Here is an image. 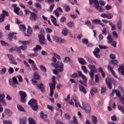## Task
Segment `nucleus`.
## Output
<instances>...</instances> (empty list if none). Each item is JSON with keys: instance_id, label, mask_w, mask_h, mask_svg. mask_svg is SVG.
Segmentation results:
<instances>
[{"instance_id": "50", "label": "nucleus", "mask_w": 124, "mask_h": 124, "mask_svg": "<svg viewBox=\"0 0 124 124\" xmlns=\"http://www.w3.org/2000/svg\"><path fill=\"white\" fill-rule=\"evenodd\" d=\"M6 72V68H3L1 70H0V74H5V73Z\"/></svg>"}, {"instance_id": "25", "label": "nucleus", "mask_w": 124, "mask_h": 124, "mask_svg": "<svg viewBox=\"0 0 124 124\" xmlns=\"http://www.w3.org/2000/svg\"><path fill=\"white\" fill-rule=\"evenodd\" d=\"M118 72L120 73L121 75L124 76V65H121L118 68Z\"/></svg>"}, {"instance_id": "1", "label": "nucleus", "mask_w": 124, "mask_h": 124, "mask_svg": "<svg viewBox=\"0 0 124 124\" xmlns=\"http://www.w3.org/2000/svg\"><path fill=\"white\" fill-rule=\"evenodd\" d=\"M28 105L31 106L33 111L38 110V103H37V100L34 98L31 99L28 102Z\"/></svg>"}, {"instance_id": "28", "label": "nucleus", "mask_w": 124, "mask_h": 124, "mask_svg": "<svg viewBox=\"0 0 124 124\" xmlns=\"http://www.w3.org/2000/svg\"><path fill=\"white\" fill-rule=\"evenodd\" d=\"M97 70H98L99 72L101 73L103 78H105V73H104V71H103V68L100 67L97 69Z\"/></svg>"}, {"instance_id": "24", "label": "nucleus", "mask_w": 124, "mask_h": 124, "mask_svg": "<svg viewBox=\"0 0 124 124\" xmlns=\"http://www.w3.org/2000/svg\"><path fill=\"white\" fill-rule=\"evenodd\" d=\"M51 17L52 18V19H51V22H52L53 25L56 27H60V25L57 23V18L53 16H51Z\"/></svg>"}, {"instance_id": "47", "label": "nucleus", "mask_w": 124, "mask_h": 124, "mask_svg": "<svg viewBox=\"0 0 124 124\" xmlns=\"http://www.w3.org/2000/svg\"><path fill=\"white\" fill-rule=\"evenodd\" d=\"M40 68L41 70H42V71H43L44 72H47V69H46V68H45V67H44V66L41 65H40Z\"/></svg>"}, {"instance_id": "62", "label": "nucleus", "mask_w": 124, "mask_h": 124, "mask_svg": "<svg viewBox=\"0 0 124 124\" xmlns=\"http://www.w3.org/2000/svg\"><path fill=\"white\" fill-rule=\"evenodd\" d=\"M19 123L20 124H27V123H26V121L24 120L22 118H20L19 119Z\"/></svg>"}, {"instance_id": "6", "label": "nucleus", "mask_w": 124, "mask_h": 124, "mask_svg": "<svg viewBox=\"0 0 124 124\" xmlns=\"http://www.w3.org/2000/svg\"><path fill=\"white\" fill-rule=\"evenodd\" d=\"M12 80H9V85L13 87V88H17L16 85H19L17 78L16 77H13Z\"/></svg>"}, {"instance_id": "11", "label": "nucleus", "mask_w": 124, "mask_h": 124, "mask_svg": "<svg viewBox=\"0 0 124 124\" xmlns=\"http://www.w3.org/2000/svg\"><path fill=\"white\" fill-rule=\"evenodd\" d=\"M5 97V94L4 93H0V102L1 103L3 106H6V102H5V100L4 98Z\"/></svg>"}, {"instance_id": "41", "label": "nucleus", "mask_w": 124, "mask_h": 124, "mask_svg": "<svg viewBox=\"0 0 124 124\" xmlns=\"http://www.w3.org/2000/svg\"><path fill=\"white\" fill-rule=\"evenodd\" d=\"M19 42H20V43H21L23 45H27V44H30V43H31V40H28V41H20Z\"/></svg>"}, {"instance_id": "13", "label": "nucleus", "mask_w": 124, "mask_h": 124, "mask_svg": "<svg viewBox=\"0 0 124 124\" xmlns=\"http://www.w3.org/2000/svg\"><path fill=\"white\" fill-rule=\"evenodd\" d=\"M102 22L106 23H109V26L111 27V31H115L116 30V25L113 22L105 19H102Z\"/></svg>"}, {"instance_id": "12", "label": "nucleus", "mask_w": 124, "mask_h": 124, "mask_svg": "<svg viewBox=\"0 0 124 124\" xmlns=\"http://www.w3.org/2000/svg\"><path fill=\"white\" fill-rule=\"evenodd\" d=\"M105 81L108 89H110V90H112V80L111 79V78L109 77H108L106 78Z\"/></svg>"}, {"instance_id": "3", "label": "nucleus", "mask_w": 124, "mask_h": 124, "mask_svg": "<svg viewBox=\"0 0 124 124\" xmlns=\"http://www.w3.org/2000/svg\"><path fill=\"white\" fill-rule=\"evenodd\" d=\"M51 65L54 66L55 68H57L59 72H62L63 71V63L58 61L56 63H52Z\"/></svg>"}, {"instance_id": "2", "label": "nucleus", "mask_w": 124, "mask_h": 124, "mask_svg": "<svg viewBox=\"0 0 124 124\" xmlns=\"http://www.w3.org/2000/svg\"><path fill=\"white\" fill-rule=\"evenodd\" d=\"M77 72L78 74H77V73H75L71 75V78H79V77H81L84 81V83H86V82H87V78H86V76L83 74L82 71H77Z\"/></svg>"}, {"instance_id": "44", "label": "nucleus", "mask_w": 124, "mask_h": 124, "mask_svg": "<svg viewBox=\"0 0 124 124\" xmlns=\"http://www.w3.org/2000/svg\"><path fill=\"white\" fill-rule=\"evenodd\" d=\"M106 92V87L105 86L103 85L101 87V93H104Z\"/></svg>"}, {"instance_id": "49", "label": "nucleus", "mask_w": 124, "mask_h": 124, "mask_svg": "<svg viewBox=\"0 0 124 124\" xmlns=\"http://www.w3.org/2000/svg\"><path fill=\"white\" fill-rule=\"evenodd\" d=\"M0 42L2 46H9V44L7 43H5L4 41L0 40Z\"/></svg>"}, {"instance_id": "7", "label": "nucleus", "mask_w": 124, "mask_h": 124, "mask_svg": "<svg viewBox=\"0 0 124 124\" xmlns=\"http://www.w3.org/2000/svg\"><path fill=\"white\" fill-rule=\"evenodd\" d=\"M19 94L21 97L20 102L26 103L27 102V100L26 99V97L27 96V93L24 91H19Z\"/></svg>"}, {"instance_id": "5", "label": "nucleus", "mask_w": 124, "mask_h": 124, "mask_svg": "<svg viewBox=\"0 0 124 124\" xmlns=\"http://www.w3.org/2000/svg\"><path fill=\"white\" fill-rule=\"evenodd\" d=\"M82 109L84 110L87 114H90L92 111L91 106L85 102H82Z\"/></svg>"}, {"instance_id": "38", "label": "nucleus", "mask_w": 124, "mask_h": 124, "mask_svg": "<svg viewBox=\"0 0 124 124\" xmlns=\"http://www.w3.org/2000/svg\"><path fill=\"white\" fill-rule=\"evenodd\" d=\"M92 122L94 124H97V118L94 115L92 116Z\"/></svg>"}, {"instance_id": "54", "label": "nucleus", "mask_w": 124, "mask_h": 124, "mask_svg": "<svg viewBox=\"0 0 124 124\" xmlns=\"http://www.w3.org/2000/svg\"><path fill=\"white\" fill-rule=\"evenodd\" d=\"M66 21V18L65 16H62L60 18V22L61 23H64Z\"/></svg>"}, {"instance_id": "21", "label": "nucleus", "mask_w": 124, "mask_h": 124, "mask_svg": "<svg viewBox=\"0 0 124 124\" xmlns=\"http://www.w3.org/2000/svg\"><path fill=\"white\" fill-rule=\"evenodd\" d=\"M78 62L80 64H82V65H85V64H87V62L85 61V59H84V58H78Z\"/></svg>"}, {"instance_id": "42", "label": "nucleus", "mask_w": 124, "mask_h": 124, "mask_svg": "<svg viewBox=\"0 0 124 124\" xmlns=\"http://www.w3.org/2000/svg\"><path fill=\"white\" fill-rule=\"evenodd\" d=\"M15 51H16V52H17L19 54H21V53H22V51H21V47H20V46H16L15 47Z\"/></svg>"}, {"instance_id": "37", "label": "nucleus", "mask_w": 124, "mask_h": 124, "mask_svg": "<svg viewBox=\"0 0 124 124\" xmlns=\"http://www.w3.org/2000/svg\"><path fill=\"white\" fill-rule=\"evenodd\" d=\"M19 11H20V8H19V7H16V8H14V12L17 15L20 14Z\"/></svg>"}, {"instance_id": "57", "label": "nucleus", "mask_w": 124, "mask_h": 124, "mask_svg": "<svg viewBox=\"0 0 124 124\" xmlns=\"http://www.w3.org/2000/svg\"><path fill=\"white\" fill-rule=\"evenodd\" d=\"M17 78L18 79L19 82H23V78H22V76L17 75L16 76Z\"/></svg>"}, {"instance_id": "36", "label": "nucleus", "mask_w": 124, "mask_h": 124, "mask_svg": "<svg viewBox=\"0 0 124 124\" xmlns=\"http://www.w3.org/2000/svg\"><path fill=\"white\" fill-rule=\"evenodd\" d=\"M29 124H36L35 123V121L33 120V118L31 117H29Z\"/></svg>"}, {"instance_id": "22", "label": "nucleus", "mask_w": 124, "mask_h": 124, "mask_svg": "<svg viewBox=\"0 0 124 124\" xmlns=\"http://www.w3.org/2000/svg\"><path fill=\"white\" fill-rule=\"evenodd\" d=\"M79 91L81 93H87V91L86 90V88L84 87V86L79 84Z\"/></svg>"}, {"instance_id": "17", "label": "nucleus", "mask_w": 124, "mask_h": 124, "mask_svg": "<svg viewBox=\"0 0 124 124\" xmlns=\"http://www.w3.org/2000/svg\"><path fill=\"white\" fill-rule=\"evenodd\" d=\"M30 19L31 21H36L37 19V15L33 12H31Z\"/></svg>"}, {"instance_id": "16", "label": "nucleus", "mask_w": 124, "mask_h": 124, "mask_svg": "<svg viewBox=\"0 0 124 124\" xmlns=\"http://www.w3.org/2000/svg\"><path fill=\"white\" fill-rule=\"evenodd\" d=\"M32 33V28L31 27V26H28L27 29V34L26 33H24L25 36L30 37V35Z\"/></svg>"}, {"instance_id": "51", "label": "nucleus", "mask_w": 124, "mask_h": 124, "mask_svg": "<svg viewBox=\"0 0 124 124\" xmlns=\"http://www.w3.org/2000/svg\"><path fill=\"white\" fill-rule=\"evenodd\" d=\"M65 10L66 12H69V11H70V7L69 5H66L64 6Z\"/></svg>"}, {"instance_id": "53", "label": "nucleus", "mask_w": 124, "mask_h": 124, "mask_svg": "<svg viewBox=\"0 0 124 124\" xmlns=\"http://www.w3.org/2000/svg\"><path fill=\"white\" fill-rule=\"evenodd\" d=\"M67 26H68V27H70V28H73V27H74V23L71 21L68 22Z\"/></svg>"}, {"instance_id": "27", "label": "nucleus", "mask_w": 124, "mask_h": 124, "mask_svg": "<svg viewBox=\"0 0 124 124\" xmlns=\"http://www.w3.org/2000/svg\"><path fill=\"white\" fill-rule=\"evenodd\" d=\"M94 8L96 9H97V10H98V11L99 12H104V11L105 10L103 7L99 6V3L98 4V6L97 5V6H95Z\"/></svg>"}, {"instance_id": "32", "label": "nucleus", "mask_w": 124, "mask_h": 124, "mask_svg": "<svg viewBox=\"0 0 124 124\" xmlns=\"http://www.w3.org/2000/svg\"><path fill=\"white\" fill-rule=\"evenodd\" d=\"M62 33V35H64V36H66V35H67V34H68V30L67 29V28H65L63 29Z\"/></svg>"}, {"instance_id": "19", "label": "nucleus", "mask_w": 124, "mask_h": 124, "mask_svg": "<svg viewBox=\"0 0 124 124\" xmlns=\"http://www.w3.org/2000/svg\"><path fill=\"white\" fill-rule=\"evenodd\" d=\"M88 67L91 70V72H94L95 73H97V70H96V68H95V65L90 64L88 66Z\"/></svg>"}, {"instance_id": "60", "label": "nucleus", "mask_w": 124, "mask_h": 124, "mask_svg": "<svg viewBox=\"0 0 124 124\" xmlns=\"http://www.w3.org/2000/svg\"><path fill=\"white\" fill-rule=\"evenodd\" d=\"M53 13L55 16H57V18L59 17V16H60V13H59V12H58V10H55Z\"/></svg>"}, {"instance_id": "23", "label": "nucleus", "mask_w": 124, "mask_h": 124, "mask_svg": "<svg viewBox=\"0 0 124 124\" xmlns=\"http://www.w3.org/2000/svg\"><path fill=\"white\" fill-rule=\"evenodd\" d=\"M89 2L90 5H92L93 3H94V7L98 6V4L99 3H98V0H89Z\"/></svg>"}, {"instance_id": "39", "label": "nucleus", "mask_w": 124, "mask_h": 124, "mask_svg": "<svg viewBox=\"0 0 124 124\" xmlns=\"http://www.w3.org/2000/svg\"><path fill=\"white\" fill-rule=\"evenodd\" d=\"M40 116L41 117V118L43 119H46L48 117V115L46 114H44V112L43 111H42L40 114Z\"/></svg>"}, {"instance_id": "15", "label": "nucleus", "mask_w": 124, "mask_h": 124, "mask_svg": "<svg viewBox=\"0 0 124 124\" xmlns=\"http://www.w3.org/2000/svg\"><path fill=\"white\" fill-rule=\"evenodd\" d=\"M7 56L8 57V59L10 62H11L12 64H15V65H16L17 62H16V61L15 60V58L12 56V55H7Z\"/></svg>"}, {"instance_id": "4", "label": "nucleus", "mask_w": 124, "mask_h": 124, "mask_svg": "<svg viewBox=\"0 0 124 124\" xmlns=\"http://www.w3.org/2000/svg\"><path fill=\"white\" fill-rule=\"evenodd\" d=\"M38 37L39 39V42L41 45H47V42L45 35L43 33L38 34Z\"/></svg>"}, {"instance_id": "40", "label": "nucleus", "mask_w": 124, "mask_h": 124, "mask_svg": "<svg viewBox=\"0 0 124 124\" xmlns=\"http://www.w3.org/2000/svg\"><path fill=\"white\" fill-rule=\"evenodd\" d=\"M17 108L19 111H21V112H25V108H24L22 106L17 105Z\"/></svg>"}, {"instance_id": "59", "label": "nucleus", "mask_w": 124, "mask_h": 124, "mask_svg": "<svg viewBox=\"0 0 124 124\" xmlns=\"http://www.w3.org/2000/svg\"><path fill=\"white\" fill-rule=\"evenodd\" d=\"M82 40L83 44H89V40L87 39H82Z\"/></svg>"}, {"instance_id": "63", "label": "nucleus", "mask_w": 124, "mask_h": 124, "mask_svg": "<svg viewBox=\"0 0 124 124\" xmlns=\"http://www.w3.org/2000/svg\"><path fill=\"white\" fill-rule=\"evenodd\" d=\"M98 47L100 49H108V47H107L105 46H102V45H99Z\"/></svg>"}, {"instance_id": "48", "label": "nucleus", "mask_w": 124, "mask_h": 124, "mask_svg": "<svg viewBox=\"0 0 124 124\" xmlns=\"http://www.w3.org/2000/svg\"><path fill=\"white\" fill-rule=\"evenodd\" d=\"M32 69L34 71H35L36 70H38V68L36 66V65L35 64H32Z\"/></svg>"}, {"instance_id": "33", "label": "nucleus", "mask_w": 124, "mask_h": 124, "mask_svg": "<svg viewBox=\"0 0 124 124\" xmlns=\"http://www.w3.org/2000/svg\"><path fill=\"white\" fill-rule=\"evenodd\" d=\"M118 109L121 111L122 114H124V107L122 105H118L117 106Z\"/></svg>"}, {"instance_id": "61", "label": "nucleus", "mask_w": 124, "mask_h": 124, "mask_svg": "<svg viewBox=\"0 0 124 124\" xmlns=\"http://www.w3.org/2000/svg\"><path fill=\"white\" fill-rule=\"evenodd\" d=\"M111 120L112 122H116L117 121V116L116 115H113L111 117Z\"/></svg>"}, {"instance_id": "58", "label": "nucleus", "mask_w": 124, "mask_h": 124, "mask_svg": "<svg viewBox=\"0 0 124 124\" xmlns=\"http://www.w3.org/2000/svg\"><path fill=\"white\" fill-rule=\"evenodd\" d=\"M9 74H12L14 72V69L12 67H10L8 69Z\"/></svg>"}, {"instance_id": "31", "label": "nucleus", "mask_w": 124, "mask_h": 124, "mask_svg": "<svg viewBox=\"0 0 124 124\" xmlns=\"http://www.w3.org/2000/svg\"><path fill=\"white\" fill-rule=\"evenodd\" d=\"M33 77L35 80H40V76L38 75L37 72H35L33 74Z\"/></svg>"}, {"instance_id": "55", "label": "nucleus", "mask_w": 124, "mask_h": 124, "mask_svg": "<svg viewBox=\"0 0 124 124\" xmlns=\"http://www.w3.org/2000/svg\"><path fill=\"white\" fill-rule=\"evenodd\" d=\"M99 52H100V49L98 47H96L93 51V54L98 53Z\"/></svg>"}, {"instance_id": "26", "label": "nucleus", "mask_w": 124, "mask_h": 124, "mask_svg": "<svg viewBox=\"0 0 124 124\" xmlns=\"http://www.w3.org/2000/svg\"><path fill=\"white\" fill-rule=\"evenodd\" d=\"M19 29L21 31H23V32H26L27 31V28H26V26L23 24H20L19 25Z\"/></svg>"}, {"instance_id": "56", "label": "nucleus", "mask_w": 124, "mask_h": 124, "mask_svg": "<svg viewBox=\"0 0 124 124\" xmlns=\"http://www.w3.org/2000/svg\"><path fill=\"white\" fill-rule=\"evenodd\" d=\"M111 73L112 75H113V76H114V77H115V78H116V79H118V76L117 75H116V73L115 72V71H114V70L112 69L111 71Z\"/></svg>"}, {"instance_id": "34", "label": "nucleus", "mask_w": 124, "mask_h": 124, "mask_svg": "<svg viewBox=\"0 0 124 124\" xmlns=\"http://www.w3.org/2000/svg\"><path fill=\"white\" fill-rule=\"evenodd\" d=\"M123 26V22L122 21L121 19H119V22L117 23V27L119 28V29L122 30V26Z\"/></svg>"}, {"instance_id": "10", "label": "nucleus", "mask_w": 124, "mask_h": 124, "mask_svg": "<svg viewBox=\"0 0 124 124\" xmlns=\"http://www.w3.org/2000/svg\"><path fill=\"white\" fill-rule=\"evenodd\" d=\"M52 81V83H49V88L50 90L54 91L56 88V77H53Z\"/></svg>"}, {"instance_id": "52", "label": "nucleus", "mask_w": 124, "mask_h": 124, "mask_svg": "<svg viewBox=\"0 0 124 124\" xmlns=\"http://www.w3.org/2000/svg\"><path fill=\"white\" fill-rule=\"evenodd\" d=\"M20 48L23 51H25V50L27 49V48H28V46H27V45H23L22 46H20Z\"/></svg>"}, {"instance_id": "64", "label": "nucleus", "mask_w": 124, "mask_h": 124, "mask_svg": "<svg viewBox=\"0 0 124 124\" xmlns=\"http://www.w3.org/2000/svg\"><path fill=\"white\" fill-rule=\"evenodd\" d=\"M109 58L112 60H115L116 59V55L113 54H110L109 55Z\"/></svg>"}, {"instance_id": "9", "label": "nucleus", "mask_w": 124, "mask_h": 124, "mask_svg": "<svg viewBox=\"0 0 124 124\" xmlns=\"http://www.w3.org/2000/svg\"><path fill=\"white\" fill-rule=\"evenodd\" d=\"M5 15L8 17L9 16L8 15V13L6 11H2V14L0 15V23H2L3 21H4V19L5 18Z\"/></svg>"}, {"instance_id": "14", "label": "nucleus", "mask_w": 124, "mask_h": 124, "mask_svg": "<svg viewBox=\"0 0 124 124\" xmlns=\"http://www.w3.org/2000/svg\"><path fill=\"white\" fill-rule=\"evenodd\" d=\"M92 23L95 24V25H98V24H99L100 26H102V28L105 27V25L104 23H101V21L99 19H93L92 20Z\"/></svg>"}, {"instance_id": "45", "label": "nucleus", "mask_w": 124, "mask_h": 124, "mask_svg": "<svg viewBox=\"0 0 124 124\" xmlns=\"http://www.w3.org/2000/svg\"><path fill=\"white\" fill-rule=\"evenodd\" d=\"M38 55V53H37V52H35L34 53L30 54L29 56L30 57V58H33V57H36Z\"/></svg>"}, {"instance_id": "35", "label": "nucleus", "mask_w": 124, "mask_h": 124, "mask_svg": "<svg viewBox=\"0 0 124 124\" xmlns=\"http://www.w3.org/2000/svg\"><path fill=\"white\" fill-rule=\"evenodd\" d=\"M81 68L83 70L85 74H88V69H87V66H81Z\"/></svg>"}, {"instance_id": "46", "label": "nucleus", "mask_w": 124, "mask_h": 124, "mask_svg": "<svg viewBox=\"0 0 124 124\" xmlns=\"http://www.w3.org/2000/svg\"><path fill=\"white\" fill-rule=\"evenodd\" d=\"M113 14L111 13H109L108 14H107V19H109V20H111L112 18H113Z\"/></svg>"}, {"instance_id": "43", "label": "nucleus", "mask_w": 124, "mask_h": 124, "mask_svg": "<svg viewBox=\"0 0 124 124\" xmlns=\"http://www.w3.org/2000/svg\"><path fill=\"white\" fill-rule=\"evenodd\" d=\"M110 63L113 65H117V64L119 63V62L117 60H111L110 61Z\"/></svg>"}, {"instance_id": "18", "label": "nucleus", "mask_w": 124, "mask_h": 124, "mask_svg": "<svg viewBox=\"0 0 124 124\" xmlns=\"http://www.w3.org/2000/svg\"><path fill=\"white\" fill-rule=\"evenodd\" d=\"M84 58L86 59L87 62H88L89 63H92V62H93V63H95V62H96L94 61V59L93 58V57H89L86 55H85L84 56Z\"/></svg>"}, {"instance_id": "8", "label": "nucleus", "mask_w": 124, "mask_h": 124, "mask_svg": "<svg viewBox=\"0 0 124 124\" xmlns=\"http://www.w3.org/2000/svg\"><path fill=\"white\" fill-rule=\"evenodd\" d=\"M54 41L57 43H65L66 40L62 38H60L58 36H55Z\"/></svg>"}, {"instance_id": "30", "label": "nucleus", "mask_w": 124, "mask_h": 124, "mask_svg": "<svg viewBox=\"0 0 124 124\" xmlns=\"http://www.w3.org/2000/svg\"><path fill=\"white\" fill-rule=\"evenodd\" d=\"M4 111L5 115H6V116H8V117H10V116L12 115V111H11L10 109L5 108Z\"/></svg>"}, {"instance_id": "20", "label": "nucleus", "mask_w": 124, "mask_h": 124, "mask_svg": "<svg viewBox=\"0 0 124 124\" xmlns=\"http://www.w3.org/2000/svg\"><path fill=\"white\" fill-rule=\"evenodd\" d=\"M37 88L38 90H40L42 93H44L45 92V88L43 85V83H41L37 85Z\"/></svg>"}, {"instance_id": "29", "label": "nucleus", "mask_w": 124, "mask_h": 124, "mask_svg": "<svg viewBox=\"0 0 124 124\" xmlns=\"http://www.w3.org/2000/svg\"><path fill=\"white\" fill-rule=\"evenodd\" d=\"M63 62L66 63L68 62H69L70 63H72V61H71V59L70 58L68 57H66L63 59Z\"/></svg>"}]
</instances>
